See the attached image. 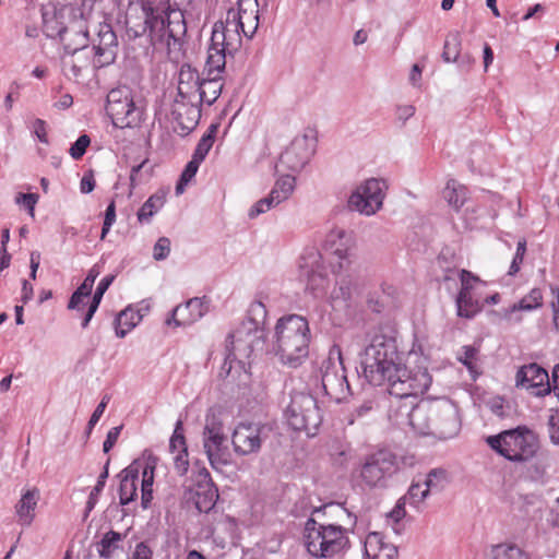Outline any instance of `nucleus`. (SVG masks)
Segmentation results:
<instances>
[{"instance_id":"obj_40","label":"nucleus","mask_w":559,"mask_h":559,"mask_svg":"<svg viewBox=\"0 0 559 559\" xmlns=\"http://www.w3.org/2000/svg\"><path fill=\"white\" fill-rule=\"evenodd\" d=\"M321 376L322 374H334L342 371H345L343 359H342V352L341 348L336 345H334L330 352L329 356L322 361L320 367Z\"/></svg>"},{"instance_id":"obj_12","label":"nucleus","mask_w":559,"mask_h":559,"mask_svg":"<svg viewBox=\"0 0 559 559\" xmlns=\"http://www.w3.org/2000/svg\"><path fill=\"white\" fill-rule=\"evenodd\" d=\"M270 428L258 423H239L233 431L231 444L237 455L255 454L269 438Z\"/></svg>"},{"instance_id":"obj_62","label":"nucleus","mask_w":559,"mask_h":559,"mask_svg":"<svg viewBox=\"0 0 559 559\" xmlns=\"http://www.w3.org/2000/svg\"><path fill=\"white\" fill-rule=\"evenodd\" d=\"M99 275V271L96 266H93L90 271L83 283L78 287L79 294H88L91 295L93 285L95 280Z\"/></svg>"},{"instance_id":"obj_9","label":"nucleus","mask_w":559,"mask_h":559,"mask_svg":"<svg viewBox=\"0 0 559 559\" xmlns=\"http://www.w3.org/2000/svg\"><path fill=\"white\" fill-rule=\"evenodd\" d=\"M106 112L116 128H133L142 120L143 110L134 103L127 86L112 88L107 95Z\"/></svg>"},{"instance_id":"obj_59","label":"nucleus","mask_w":559,"mask_h":559,"mask_svg":"<svg viewBox=\"0 0 559 559\" xmlns=\"http://www.w3.org/2000/svg\"><path fill=\"white\" fill-rule=\"evenodd\" d=\"M110 397L109 395H105L100 403L96 406L95 411L93 412L90 420H88V424H87V433H90L93 429V427L98 423V420L100 419L102 415L104 414L105 409H106V406L109 402Z\"/></svg>"},{"instance_id":"obj_61","label":"nucleus","mask_w":559,"mask_h":559,"mask_svg":"<svg viewBox=\"0 0 559 559\" xmlns=\"http://www.w3.org/2000/svg\"><path fill=\"white\" fill-rule=\"evenodd\" d=\"M114 280H115V275H107L100 280V282L98 283L96 290L93 295V299H92L93 302H95L97 305L100 304L104 294L109 288V286L111 285Z\"/></svg>"},{"instance_id":"obj_38","label":"nucleus","mask_w":559,"mask_h":559,"mask_svg":"<svg viewBox=\"0 0 559 559\" xmlns=\"http://www.w3.org/2000/svg\"><path fill=\"white\" fill-rule=\"evenodd\" d=\"M217 130H218V124H211L209 127L206 132L200 139V141L193 152L192 158H194L195 160H199L201 163L205 159L206 155L209 154L210 150L212 148V146L215 142Z\"/></svg>"},{"instance_id":"obj_55","label":"nucleus","mask_w":559,"mask_h":559,"mask_svg":"<svg viewBox=\"0 0 559 559\" xmlns=\"http://www.w3.org/2000/svg\"><path fill=\"white\" fill-rule=\"evenodd\" d=\"M170 252V240L167 237H160L153 249V257L156 261L165 260Z\"/></svg>"},{"instance_id":"obj_5","label":"nucleus","mask_w":559,"mask_h":559,"mask_svg":"<svg viewBox=\"0 0 559 559\" xmlns=\"http://www.w3.org/2000/svg\"><path fill=\"white\" fill-rule=\"evenodd\" d=\"M304 538L308 552L317 558H331L349 543L346 528L335 524H320L312 518L306 522Z\"/></svg>"},{"instance_id":"obj_14","label":"nucleus","mask_w":559,"mask_h":559,"mask_svg":"<svg viewBox=\"0 0 559 559\" xmlns=\"http://www.w3.org/2000/svg\"><path fill=\"white\" fill-rule=\"evenodd\" d=\"M90 50H92L93 68L95 69H102L115 62L119 43L110 24H99L97 37L93 40V47Z\"/></svg>"},{"instance_id":"obj_48","label":"nucleus","mask_w":559,"mask_h":559,"mask_svg":"<svg viewBox=\"0 0 559 559\" xmlns=\"http://www.w3.org/2000/svg\"><path fill=\"white\" fill-rule=\"evenodd\" d=\"M169 448L173 453H175L176 451L178 452L179 450H187L181 420H178L176 423L174 433L169 441Z\"/></svg>"},{"instance_id":"obj_34","label":"nucleus","mask_w":559,"mask_h":559,"mask_svg":"<svg viewBox=\"0 0 559 559\" xmlns=\"http://www.w3.org/2000/svg\"><path fill=\"white\" fill-rule=\"evenodd\" d=\"M295 189V177L285 175L276 180L272 188L269 197H274L273 202L278 205L283 201L287 200Z\"/></svg>"},{"instance_id":"obj_63","label":"nucleus","mask_w":559,"mask_h":559,"mask_svg":"<svg viewBox=\"0 0 559 559\" xmlns=\"http://www.w3.org/2000/svg\"><path fill=\"white\" fill-rule=\"evenodd\" d=\"M548 428L550 441L559 445V411L549 417Z\"/></svg>"},{"instance_id":"obj_32","label":"nucleus","mask_w":559,"mask_h":559,"mask_svg":"<svg viewBox=\"0 0 559 559\" xmlns=\"http://www.w3.org/2000/svg\"><path fill=\"white\" fill-rule=\"evenodd\" d=\"M442 197L455 212H459L468 199V190L455 179H449L442 191Z\"/></svg>"},{"instance_id":"obj_16","label":"nucleus","mask_w":559,"mask_h":559,"mask_svg":"<svg viewBox=\"0 0 559 559\" xmlns=\"http://www.w3.org/2000/svg\"><path fill=\"white\" fill-rule=\"evenodd\" d=\"M431 428V436L441 440L455 437L461 429V419L456 406L448 402L433 406Z\"/></svg>"},{"instance_id":"obj_2","label":"nucleus","mask_w":559,"mask_h":559,"mask_svg":"<svg viewBox=\"0 0 559 559\" xmlns=\"http://www.w3.org/2000/svg\"><path fill=\"white\" fill-rule=\"evenodd\" d=\"M126 27L129 37L147 35L150 43L157 49L171 50L187 33L181 10L170 9L168 0H143L130 3L126 14Z\"/></svg>"},{"instance_id":"obj_6","label":"nucleus","mask_w":559,"mask_h":559,"mask_svg":"<svg viewBox=\"0 0 559 559\" xmlns=\"http://www.w3.org/2000/svg\"><path fill=\"white\" fill-rule=\"evenodd\" d=\"M288 425L296 431H305L313 437L322 423V415L316 397L309 393L297 392L292 395L285 411Z\"/></svg>"},{"instance_id":"obj_54","label":"nucleus","mask_w":559,"mask_h":559,"mask_svg":"<svg viewBox=\"0 0 559 559\" xmlns=\"http://www.w3.org/2000/svg\"><path fill=\"white\" fill-rule=\"evenodd\" d=\"M203 432L224 433L223 423L213 411H210L206 414L205 426H204Z\"/></svg>"},{"instance_id":"obj_28","label":"nucleus","mask_w":559,"mask_h":559,"mask_svg":"<svg viewBox=\"0 0 559 559\" xmlns=\"http://www.w3.org/2000/svg\"><path fill=\"white\" fill-rule=\"evenodd\" d=\"M58 36L63 45V53H73L90 50L88 32L76 29L74 27H62L58 31Z\"/></svg>"},{"instance_id":"obj_31","label":"nucleus","mask_w":559,"mask_h":559,"mask_svg":"<svg viewBox=\"0 0 559 559\" xmlns=\"http://www.w3.org/2000/svg\"><path fill=\"white\" fill-rule=\"evenodd\" d=\"M123 534L110 530L95 544L96 551L102 559H115L123 550Z\"/></svg>"},{"instance_id":"obj_37","label":"nucleus","mask_w":559,"mask_h":559,"mask_svg":"<svg viewBox=\"0 0 559 559\" xmlns=\"http://www.w3.org/2000/svg\"><path fill=\"white\" fill-rule=\"evenodd\" d=\"M462 46L461 34L457 31L450 32L444 40L442 59L445 62H455L459 59Z\"/></svg>"},{"instance_id":"obj_33","label":"nucleus","mask_w":559,"mask_h":559,"mask_svg":"<svg viewBox=\"0 0 559 559\" xmlns=\"http://www.w3.org/2000/svg\"><path fill=\"white\" fill-rule=\"evenodd\" d=\"M457 316L466 319L474 318L483 309V304L472 293H459L455 299Z\"/></svg>"},{"instance_id":"obj_42","label":"nucleus","mask_w":559,"mask_h":559,"mask_svg":"<svg viewBox=\"0 0 559 559\" xmlns=\"http://www.w3.org/2000/svg\"><path fill=\"white\" fill-rule=\"evenodd\" d=\"M448 483L447 471L443 468H432L421 480L428 492L441 491Z\"/></svg>"},{"instance_id":"obj_57","label":"nucleus","mask_w":559,"mask_h":559,"mask_svg":"<svg viewBox=\"0 0 559 559\" xmlns=\"http://www.w3.org/2000/svg\"><path fill=\"white\" fill-rule=\"evenodd\" d=\"M477 349L473 346H463L462 352L459 355V360L473 372L474 359L476 358Z\"/></svg>"},{"instance_id":"obj_4","label":"nucleus","mask_w":559,"mask_h":559,"mask_svg":"<svg viewBox=\"0 0 559 559\" xmlns=\"http://www.w3.org/2000/svg\"><path fill=\"white\" fill-rule=\"evenodd\" d=\"M486 442L499 455L515 463L530 461L539 450L537 433L526 426H518L489 436Z\"/></svg>"},{"instance_id":"obj_13","label":"nucleus","mask_w":559,"mask_h":559,"mask_svg":"<svg viewBox=\"0 0 559 559\" xmlns=\"http://www.w3.org/2000/svg\"><path fill=\"white\" fill-rule=\"evenodd\" d=\"M385 182L370 178L358 186L348 199V207L365 215H372L382 206Z\"/></svg>"},{"instance_id":"obj_8","label":"nucleus","mask_w":559,"mask_h":559,"mask_svg":"<svg viewBox=\"0 0 559 559\" xmlns=\"http://www.w3.org/2000/svg\"><path fill=\"white\" fill-rule=\"evenodd\" d=\"M226 55L223 48L209 47L207 57L198 87L197 103L212 105L223 90L222 73L225 70Z\"/></svg>"},{"instance_id":"obj_1","label":"nucleus","mask_w":559,"mask_h":559,"mask_svg":"<svg viewBox=\"0 0 559 559\" xmlns=\"http://www.w3.org/2000/svg\"><path fill=\"white\" fill-rule=\"evenodd\" d=\"M364 377L372 385L388 384L390 395L409 397L424 394L432 378L427 369L409 370L402 362L396 340L382 330L376 332L360 360Z\"/></svg>"},{"instance_id":"obj_11","label":"nucleus","mask_w":559,"mask_h":559,"mask_svg":"<svg viewBox=\"0 0 559 559\" xmlns=\"http://www.w3.org/2000/svg\"><path fill=\"white\" fill-rule=\"evenodd\" d=\"M263 335L255 334L252 329L247 331L238 330L236 333L228 334L226 338V357L222 366V372L229 374L233 364H243V359L251 356L255 347L261 343Z\"/></svg>"},{"instance_id":"obj_58","label":"nucleus","mask_w":559,"mask_h":559,"mask_svg":"<svg viewBox=\"0 0 559 559\" xmlns=\"http://www.w3.org/2000/svg\"><path fill=\"white\" fill-rule=\"evenodd\" d=\"M174 464L177 473L185 475L189 468L188 450H179L174 456Z\"/></svg>"},{"instance_id":"obj_35","label":"nucleus","mask_w":559,"mask_h":559,"mask_svg":"<svg viewBox=\"0 0 559 559\" xmlns=\"http://www.w3.org/2000/svg\"><path fill=\"white\" fill-rule=\"evenodd\" d=\"M141 320L139 312L130 308L122 310L116 318V335L124 337L126 334L133 329Z\"/></svg>"},{"instance_id":"obj_49","label":"nucleus","mask_w":559,"mask_h":559,"mask_svg":"<svg viewBox=\"0 0 559 559\" xmlns=\"http://www.w3.org/2000/svg\"><path fill=\"white\" fill-rule=\"evenodd\" d=\"M178 98L183 103H195L198 99V87L195 85L186 84L178 81Z\"/></svg>"},{"instance_id":"obj_24","label":"nucleus","mask_w":559,"mask_h":559,"mask_svg":"<svg viewBox=\"0 0 559 559\" xmlns=\"http://www.w3.org/2000/svg\"><path fill=\"white\" fill-rule=\"evenodd\" d=\"M225 442L226 436L224 433L203 432V448L214 469H222L223 466L228 464Z\"/></svg>"},{"instance_id":"obj_60","label":"nucleus","mask_w":559,"mask_h":559,"mask_svg":"<svg viewBox=\"0 0 559 559\" xmlns=\"http://www.w3.org/2000/svg\"><path fill=\"white\" fill-rule=\"evenodd\" d=\"M460 280H461V289L459 293H472L473 292V283L479 282V278L475 276L473 273L466 270L460 271Z\"/></svg>"},{"instance_id":"obj_25","label":"nucleus","mask_w":559,"mask_h":559,"mask_svg":"<svg viewBox=\"0 0 559 559\" xmlns=\"http://www.w3.org/2000/svg\"><path fill=\"white\" fill-rule=\"evenodd\" d=\"M141 468L142 464L139 461H133L118 474L120 479L119 500L121 506L130 503L136 497V484Z\"/></svg>"},{"instance_id":"obj_39","label":"nucleus","mask_w":559,"mask_h":559,"mask_svg":"<svg viewBox=\"0 0 559 559\" xmlns=\"http://www.w3.org/2000/svg\"><path fill=\"white\" fill-rule=\"evenodd\" d=\"M488 559H527L524 551L513 544H499L491 547Z\"/></svg>"},{"instance_id":"obj_17","label":"nucleus","mask_w":559,"mask_h":559,"mask_svg":"<svg viewBox=\"0 0 559 559\" xmlns=\"http://www.w3.org/2000/svg\"><path fill=\"white\" fill-rule=\"evenodd\" d=\"M239 11L229 9L226 14L225 22H216L212 32V44L210 47L217 46L224 49V53H230L233 50H237L236 46H233L230 39L233 34L240 36L242 22L239 16ZM240 41V37H238Z\"/></svg>"},{"instance_id":"obj_51","label":"nucleus","mask_w":559,"mask_h":559,"mask_svg":"<svg viewBox=\"0 0 559 559\" xmlns=\"http://www.w3.org/2000/svg\"><path fill=\"white\" fill-rule=\"evenodd\" d=\"M90 144L91 139L87 134L80 135L69 150L71 157L75 160L81 159Z\"/></svg>"},{"instance_id":"obj_10","label":"nucleus","mask_w":559,"mask_h":559,"mask_svg":"<svg viewBox=\"0 0 559 559\" xmlns=\"http://www.w3.org/2000/svg\"><path fill=\"white\" fill-rule=\"evenodd\" d=\"M299 278L306 283V290L314 298H322L326 295L330 278L322 254L318 249L309 248L301 254L299 259Z\"/></svg>"},{"instance_id":"obj_52","label":"nucleus","mask_w":559,"mask_h":559,"mask_svg":"<svg viewBox=\"0 0 559 559\" xmlns=\"http://www.w3.org/2000/svg\"><path fill=\"white\" fill-rule=\"evenodd\" d=\"M274 197H265L258 202H255L251 209L249 210L248 216L253 219L258 217L260 214L265 213L270 209L276 206V204L273 202Z\"/></svg>"},{"instance_id":"obj_47","label":"nucleus","mask_w":559,"mask_h":559,"mask_svg":"<svg viewBox=\"0 0 559 559\" xmlns=\"http://www.w3.org/2000/svg\"><path fill=\"white\" fill-rule=\"evenodd\" d=\"M542 290L539 288H533L519 302H516V308H522L524 311H532L542 306Z\"/></svg>"},{"instance_id":"obj_15","label":"nucleus","mask_w":559,"mask_h":559,"mask_svg":"<svg viewBox=\"0 0 559 559\" xmlns=\"http://www.w3.org/2000/svg\"><path fill=\"white\" fill-rule=\"evenodd\" d=\"M418 395L409 397H400L405 400L401 406H399V415L406 417V423L412 429L419 435H431L432 432V408L425 404L416 403Z\"/></svg>"},{"instance_id":"obj_20","label":"nucleus","mask_w":559,"mask_h":559,"mask_svg":"<svg viewBox=\"0 0 559 559\" xmlns=\"http://www.w3.org/2000/svg\"><path fill=\"white\" fill-rule=\"evenodd\" d=\"M175 117V131L181 135H188L199 123L201 108L198 103H183L176 99L173 110Z\"/></svg>"},{"instance_id":"obj_26","label":"nucleus","mask_w":559,"mask_h":559,"mask_svg":"<svg viewBox=\"0 0 559 559\" xmlns=\"http://www.w3.org/2000/svg\"><path fill=\"white\" fill-rule=\"evenodd\" d=\"M365 556L367 559H397L399 550L395 545L386 543L381 533L372 532L365 540Z\"/></svg>"},{"instance_id":"obj_22","label":"nucleus","mask_w":559,"mask_h":559,"mask_svg":"<svg viewBox=\"0 0 559 559\" xmlns=\"http://www.w3.org/2000/svg\"><path fill=\"white\" fill-rule=\"evenodd\" d=\"M349 235L342 228L332 229L325 238V247L338 259L337 265L333 264V272L337 273L346 269L349 264L348 243Z\"/></svg>"},{"instance_id":"obj_19","label":"nucleus","mask_w":559,"mask_h":559,"mask_svg":"<svg viewBox=\"0 0 559 559\" xmlns=\"http://www.w3.org/2000/svg\"><path fill=\"white\" fill-rule=\"evenodd\" d=\"M209 310L207 304L202 298H191L186 304L177 306L171 317L166 320L170 325L187 326L200 320Z\"/></svg>"},{"instance_id":"obj_7","label":"nucleus","mask_w":559,"mask_h":559,"mask_svg":"<svg viewBox=\"0 0 559 559\" xmlns=\"http://www.w3.org/2000/svg\"><path fill=\"white\" fill-rule=\"evenodd\" d=\"M399 471L396 455L390 450L381 449L365 457L360 467L361 483L370 488H385L389 480Z\"/></svg>"},{"instance_id":"obj_21","label":"nucleus","mask_w":559,"mask_h":559,"mask_svg":"<svg viewBox=\"0 0 559 559\" xmlns=\"http://www.w3.org/2000/svg\"><path fill=\"white\" fill-rule=\"evenodd\" d=\"M218 499V489L212 481L210 473L204 469L200 473V480L197 484L193 500L200 512H210Z\"/></svg>"},{"instance_id":"obj_56","label":"nucleus","mask_w":559,"mask_h":559,"mask_svg":"<svg viewBox=\"0 0 559 559\" xmlns=\"http://www.w3.org/2000/svg\"><path fill=\"white\" fill-rule=\"evenodd\" d=\"M521 311H524V309L516 308V304H513L509 308H503L499 312V314H500L501 319H503L508 323L518 324L522 321V316L520 313Z\"/></svg>"},{"instance_id":"obj_30","label":"nucleus","mask_w":559,"mask_h":559,"mask_svg":"<svg viewBox=\"0 0 559 559\" xmlns=\"http://www.w3.org/2000/svg\"><path fill=\"white\" fill-rule=\"evenodd\" d=\"M321 382L324 393L337 402L344 400L350 390L345 371L322 374Z\"/></svg>"},{"instance_id":"obj_43","label":"nucleus","mask_w":559,"mask_h":559,"mask_svg":"<svg viewBox=\"0 0 559 559\" xmlns=\"http://www.w3.org/2000/svg\"><path fill=\"white\" fill-rule=\"evenodd\" d=\"M108 465H109V460H107L104 471L98 476L97 483L88 496V499L86 501V507H85V516H87L88 513L95 508V506L98 501V497L105 487L106 479L108 478Z\"/></svg>"},{"instance_id":"obj_53","label":"nucleus","mask_w":559,"mask_h":559,"mask_svg":"<svg viewBox=\"0 0 559 559\" xmlns=\"http://www.w3.org/2000/svg\"><path fill=\"white\" fill-rule=\"evenodd\" d=\"M38 194L36 193H19L15 197V203L26 207L28 214L35 216V206L38 202Z\"/></svg>"},{"instance_id":"obj_3","label":"nucleus","mask_w":559,"mask_h":559,"mask_svg":"<svg viewBox=\"0 0 559 559\" xmlns=\"http://www.w3.org/2000/svg\"><path fill=\"white\" fill-rule=\"evenodd\" d=\"M310 330L306 318L289 314L281 318L275 326V355L283 365L297 368L308 357Z\"/></svg>"},{"instance_id":"obj_64","label":"nucleus","mask_w":559,"mask_h":559,"mask_svg":"<svg viewBox=\"0 0 559 559\" xmlns=\"http://www.w3.org/2000/svg\"><path fill=\"white\" fill-rule=\"evenodd\" d=\"M129 559H153V551L144 542H141L135 545Z\"/></svg>"},{"instance_id":"obj_45","label":"nucleus","mask_w":559,"mask_h":559,"mask_svg":"<svg viewBox=\"0 0 559 559\" xmlns=\"http://www.w3.org/2000/svg\"><path fill=\"white\" fill-rule=\"evenodd\" d=\"M201 162L191 158V160L186 165L183 171L180 175V178L176 185V194L179 195L183 193L187 185L193 179L195 174L198 173L199 166Z\"/></svg>"},{"instance_id":"obj_50","label":"nucleus","mask_w":559,"mask_h":559,"mask_svg":"<svg viewBox=\"0 0 559 559\" xmlns=\"http://www.w3.org/2000/svg\"><path fill=\"white\" fill-rule=\"evenodd\" d=\"M201 79L202 76L199 74L198 70L192 68L190 64H183L180 68L179 81L199 87Z\"/></svg>"},{"instance_id":"obj_41","label":"nucleus","mask_w":559,"mask_h":559,"mask_svg":"<svg viewBox=\"0 0 559 559\" xmlns=\"http://www.w3.org/2000/svg\"><path fill=\"white\" fill-rule=\"evenodd\" d=\"M165 197L155 193L151 195L138 212V219L140 223L148 222L151 217L164 205Z\"/></svg>"},{"instance_id":"obj_36","label":"nucleus","mask_w":559,"mask_h":559,"mask_svg":"<svg viewBox=\"0 0 559 559\" xmlns=\"http://www.w3.org/2000/svg\"><path fill=\"white\" fill-rule=\"evenodd\" d=\"M267 311L263 302L255 300L252 301L248 309L247 319L249 323L252 325V332L255 334L263 335V331L261 326L264 324L266 320Z\"/></svg>"},{"instance_id":"obj_46","label":"nucleus","mask_w":559,"mask_h":559,"mask_svg":"<svg viewBox=\"0 0 559 559\" xmlns=\"http://www.w3.org/2000/svg\"><path fill=\"white\" fill-rule=\"evenodd\" d=\"M239 14L242 22L241 33L248 38H251L259 26V11L239 12Z\"/></svg>"},{"instance_id":"obj_18","label":"nucleus","mask_w":559,"mask_h":559,"mask_svg":"<svg viewBox=\"0 0 559 559\" xmlns=\"http://www.w3.org/2000/svg\"><path fill=\"white\" fill-rule=\"evenodd\" d=\"M314 152L313 140L304 134L296 136L280 156V163L292 171H300Z\"/></svg>"},{"instance_id":"obj_44","label":"nucleus","mask_w":559,"mask_h":559,"mask_svg":"<svg viewBox=\"0 0 559 559\" xmlns=\"http://www.w3.org/2000/svg\"><path fill=\"white\" fill-rule=\"evenodd\" d=\"M336 286L332 290L331 297L334 300L347 301L352 297V278L349 275H341L336 277Z\"/></svg>"},{"instance_id":"obj_23","label":"nucleus","mask_w":559,"mask_h":559,"mask_svg":"<svg viewBox=\"0 0 559 559\" xmlns=\"http://www.w3.org/2000/svg\"><path fill=\"white\" fill-rule=\"evenodd\" d=\"M428 496V489L424 487L421 480H413L407 492L397 500L394 509L390 512V518H392L395 522L401 521L406 515V503L419 510L421 503L427 499Z\"/></svg>"},{"instance_id":"obj_29","label":"nucleus","mask_w":559,"mask_h":559,"mask_svg":"<svg viewBox=\"0 0 559 559\" xmlns=\"http://www.w3.org/2000/svg\"><path fill=\"white\" fill-rule=\"evenodd\" d=\"M40 498L36 487L27 489L15 504L17 521L23 526H29L35 518V510Z\"/></svg>"},{"instance_id":"obj_27","label":"nucleus","mask_w":559,"mask_h":559,"mask_svg":"<svg viewBox=\"0 0 559 559\" xmlns=\"http://www.w3.org/2000/svg\"><path fill=\"white\" fill-rule=\"evenodd\" d=\"M90 66H93L92 50L61 56L62 72L68 79L78 80L83 70H87Z\"/></svg>"}]
</instances>
